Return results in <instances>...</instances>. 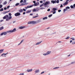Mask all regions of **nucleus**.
Instances as JSON below:
<instances>
[{
    "mask_svg": "<svg viewBox=\"0 0 75 75\" xmlns=\"http://www.w3.org/2000/svg\"><path fill=\"white\" fill-rule=\"evenodd\" d=\"M24 28V26H21L19 28L20 29H23Z\"/></svg>",
    "mask_w": 75,
    "mask_h": 75,
    "instance_id": "23",
    "label": "nucleus"
},
{
    "mask_svg": "<svg viewBox=\"0 0 75 75\" xmlns=\"http://www.w3.org/2000/svg\"><path fill=\"white\" fill-rule=\"evenodd\" d=\"M42 42V41L37 42L36 44V45H39V44H40Z\"/></svg>",
    "mask_w": 75,
    "mask_h": 75,
    "instance_id": "12",
    "label": "nucleus"
},
{
    "mask_svg": "<svg viewBox=\"0 0 75 75\" xmlns=\"http://www.w3.org/2000/svg\"><path fill=\"white\" fill-rule=\"evenodd\" d=\"M5 16H6V18H7L6 19V21H9L10 20H11V19L12 18V17H11V16H9V17H8V15H6Z\"/></svg>",
    "mask_w": 75,
    "mask_h": 75,
    "instance_id": "2",
    "label": "nucleus"
},
{
    "mask_svg": "<svg viewBox=\"0 0 75 75\" xmlns=\"http://www.w3.org/2000/svg\"><path fill=\"white\" fill-rule=\"evenodd\" d=\"M4 9H3V8H1L0 10V11H3L4 10Z\"/></svg>",
    "mask_w": 75,
    "mask_h": 75,
    "instance_id": "34",
    "label": "nucleus"
},
{
    "mask_svg": "<svg viewBox=\"0 0 75 75\" xmlns=\"http://www.w3.org/2000/svg\"><path fill=\"white\" fill-rule=\"evenodd\" d=\"M72 40H70V43H71V42H72Z\"/></svg>",
    "mask_w": 75,
    "mask_h": 75,
    "instance_id": "61",
    "label": "nucleus"
},
{
    "mask_svg": "<svg viewBox=\"0 0 75 75\" xmlns=\"http://www.w3.org/2000/svg\"><path fill=\"white\" fill-rule=\"evenodd\" d=\"M8 53L7 52L6 54L3 53L2 54H1V56H3L4 55H7V54Z\"/></svg>",
    "mask_w": 75,
    "mask_h": 75,
    "instance_id": "21",
    "label": "nucleus"
},
{
    "mask_svg": "<svg viewBox=\"0 0 75 75\" xmlns=\"http://www.w3.org/2000/svg\"><path fill=\"white\" fill-rule=\"evenodd\" d=\"M4 50H0V54H1V53H2L3 52Z\"/></svg>",
    "mask_w": 75,
    "mask_h": 75,
    "instance_id": "19",
    "label": "nucleus"
},
{
    "mask_svg": "<svg viewBox=\"0 0 75 75\" xmlns=\"http://www.w3.org/2000/svg\"><path fill=\"white\" fill-rule=\"evenodd\" d=\"M50 4V2L49 1H47L44 4V5L45 6H47V4Z\"/></svg>",
    "mask_w": 75,
    "mask_h": 75,
    "instance_id": "6",
    "label": "nucleus"
},
{
    "mask_svg": "<svg viewBox=\"0 0 75 75\" xmlns=\"http://www.w3.org/2000/svg\"><path fill=\"white\" fill-rule=\"evenodd\" d=\"M23 42V40H22L21 42H20V43L18 44V45H20L21 44V43H22V42Z\"/></svg>",
    "mask_w": 75,
    "mask_h": 75,
    "instance_id": "30",
    "label": "nucleus"
},
{
    "mask_svg": "<svg viewBox=\"0 0 75 75\" xmlns=\"http://www.w3.org/2000/svg\"><path fill=\"white\" fill-rule=\"evenodd\" d=\"M3 35L4 34H3V33H2L0 35Z\"/></svg>",
    "mask_w": 75,
    "mask_h": 75,
    "instance_id": "51",
    "label": "nucleus"
},
{
    "mask_svg": "<svg viewBox=\"0 0 75 75\" xmlns=\"http://www.w3.org/2000/svg\"><path fill=\"white\" fill-rule=\"evenodd\" d=\"M75 44V41H74L73 42V43H72V44Z\"/></svg>",
    "mask_w": 75,
    "mask_h": 75,
    "instance_id": "48",
    "label": "nucleus"
},
{
    "mask_svg": "<svg viewBox=\"0 0 75 75\" xmlns=\"http://www.w3.org/2000/svg\"><path fill=\"white\" fill-rule=\"evenodd\" d=\"M58 11L59 12H61V10H58Z\"/></svg>",
    "mask_w": 75,
    "mask_h": 75,
    "instance_id": "50",
    "label": "nucleus"
},
{
    "mask_svg": "<svg viewBox=\"0 0 75 75\" xmlns=\"http://www.w3.org/2000/svg\"><path fill=\"white\" fill-rule=\"evenodd\" d=\"M33 5H31V6H28L27 7H25V8L26 10H27V8H31V7H33Z\"/></svg>",
    "mask_w": 75,
    "mask_h": 75,
    "instance_id": "9",
    "label": "nucleus"
},
{
    "mask_svg": "<svg viewBox=\"0 0 75 75\" xmlns=\"http://www.w3.org/2000/svg\"><path fill=\"white\" fill-rule=\"evenodd\" d=\"M71 39H72L71 40V41H75V39L74 38H71Z\"/></svg>",
    "mask_w": 75,
    "mask_h": 75,
    "instance_id": "29",
    "label": "nucleus"
},
{
    "mask_svg": "<svg viewBox=\"0 0 75 75\" xmlns=\"http://www.w3.org/2000/svg\"><path fill=\"white\" fill-rule=\"evenodd\" d=\"M56 13V11H54L53 12V14H55Z\"/></svg>",
    "mask_w": 75,
    "mask_h": 75,
    "instance_id": "42",
    "label": "nucleus"
},
{
    "mask_svg": "<svg viewBox=\"0 0 75 75\" xmlns=\"http://www.w3.org/2000/svg\"><path fill=\"white\" fill-rule=\"evenodd\" d=\"M31 13V11L28 10L26 12V13Z\"/></svg>",
    "mask_w": 75,
    "mask_h": 75,
    "instance_id": "20",
    "label": "nucleus"
},
{
    "mask_svg": "<svg viewBox=\"0 0 75 75\" xmlns=\"http://www.w3.org/2000/svg\"><path fill=\"white\" fill-rule=\"evenodd\" d=\"M51 53V51H47V53L46 54L47 55H49V54H50Z\"/></svg>",
    "mask_w": 75,
    "mask_h": 75,
    "instance_id": "15",
    "label": "nucleus"
},
{
    "mask_svg": "<svg viewBox=\"0 0 75 75\" xmlns=\"http://www.w3.org/2000/svg\"><path fill=\"white\" fill-rule=\"evenodd\" d=\"M3 7V5L1 4L0 5V8H1Z\"/></svg>",
    "mask_w": 75,
    "mask_h": 75,
    "instance_id": "37",
    "label": "nucleus"
},
{
    "mask_svg": "<svg viewBox=\"0 0 75 75\" xmlns=\"http://www.w3.org/2000/svg\"><path fill=\"white\" fill-rule=\"evenodd\" d=\"M38 5H39V2H38L36 3H35L34 4L32 5V7L34 6H38Z\"/></svg>",
    "mask_w": 75,
    "mask_h": 75,
    "instance_id": "8",
    "label": "nucleus"
},
{
    "mask_svg": "<svg viewBox=\"0 0 75 75\" xmlns=\"http://www.w3.org/2000/svg\"><path fill=\"white\" fill-rule=\"evenodd\" d=\"M20 13L19 12H17L15 14V16H16V17H17V16H20L21 15Z\"/></svg>",
    "mask_w": 75,
    "mask_h": 75,
    "instance_id": "5",
    "label": "nucleus"
},
{
    "mask_svg": "<svg viewBox=\"0 0 75 75\" xmlns=\"http://www.w3.org/2000/svg\"><path fill=\"white\" fill-rule=\"evenodd\" d=\"M19 12H20V13H23V10L22 9H21L19 10Z\"/></svg>",
    "mask_w": 75,
    "mask_h": 75,
    "instance_id": "13",
    "label": "nucleus"
},
{
    "mask_svg": "<svg viewBox=\"0 0 75 75\" xmlns=\"http://www.w3.org/2000/svg\"><path fill=\"white\" fill-rule=\"evenodd\" d=\"M51 3H52L53 4H54V3H57V0H52L51 1Z\"/></svg>",
    "mask_w": 75,
    "mask_h": 75,
    "instance_id": "10",
    "label": "nucleus"
},
{
    "mask_svg": "<svg viewBox=\"0 0 75 75\" xmlns=\"http://www.w3.org/2000/svg\"><path fill=\"white\" fill-rule=\"evenodd\" d=\"M59 68V67H56L55 68H54L53 69H58V68Z\"/></svg>",
    "mask_w": 75,
    "mask_h": 75,
    "instance_id": "31",
    "label": "nucleus"
},
{
    "mask_svg": "<svg viewBox=\"0 0 75 75\" xmlns=\"http://www.w3.org/2000/svg\"><path fill=\"white\" fill-rule=\"evenodd\" d=\"M38 16H33V18H36V17H38Z\"/></svg>",
    "mask_w": 75,
    "mask_h": 75,
    "instance_id": "36",
    "label": "nucleus"
},
{
    "mask_svg": "<svg viewBox=\"0 0 75 75\" xmlns=\"http://www.w3.org/2000/svg\"><path fill=\"white\" fill-rule=\"evenodd\" d=\"M47 11H50V9H47Z\"/></svg>",
    "mask_w": 75,
    "mask_h": 75,
    "instance_id": "54",
    "label": "nucleus"
},
{
    "mask_svg": "<svg viewBox=\"0 0 75 75\" xmlns=\"http://www.w3.org/2000/svg\"><path fill=\"white\" fill-rule=\"evenodd\" d=\"M43 6V5L42 4L41 5H40V7H42V6Z\"/></svg>",
    "mask_w": 75,
    "mask_h": 75,
    "instance_id": "58",
    "label": "nucleus"
},
{
    "mask_svg": "<svg viewBox=\"0 0 75 75\" xmlns=\"http://www.w3.org/2000/svg\"><path fill=\"white\" fill-rule=\"evenodd\" d=\"M43 55H47V53H44L43 54Z\"/></svg>",
    "mask_w": 75,
    "mask_h": 75,
    "instance_id": "41",
    "label": "nucleus"
},
{
    "mask_svg": "<svg viewBox=\"0 0 75 75\" xmlns=\"http://www.w3.org/2000/svg\"><path fill=\"white\" fill-rule=\"evenodd\" d=\"M19 4V3H17L16 5L15 6H18V5Z\"/></svg>",
    "mask_w": 75,
    "mask_h": 75,
    "instance_id": "32",
    "label": "nucleus"
},
{
    "mask_svg": "<svg viewBox=\"0 0 75 75\" xmlns=\"http://www.w3.org/2000/svg\"><path fill=\"white\" fill-rule=\"evenodd\" d=\"M52 14L49 15L48 16V17H52Z\"/></svg>",
    "mask_w": 75,
    "mask_h": 75,
    "instance_id": "33",
    "label": "nucleus"
},
{
    "mask_svg": "<svg viewBox=\"0 0 75 75\" xmlns=\"http://www.w3.org/2000/svg\"><path fill=\"white\" fill-rule=\"evenodd\" d=\"M33 3H34V4H35V3H36L35 1H33Z\"/></svg>",
    "mask_w": 75,
    "mask_h": 75,
    "instance_id": "56",
    "label": "nucleus"
},
{
    "mask_svg": "<svg viewBox=\"0 0 75 75\" xmlns=\"http://www.w3.org/2000/svg\"><path fill=\"white\" fill-rule=\"evenodd\" d=\"M33 70L32 69H30V70H27V72H31Z\"/></svg>",
    "mask_w": 75,
    "mask_h": 75,
    "instance_id": "17",
    "label": "nucleus"
},
{
    "mask_svg": "<svg viewBox=\"0 0 75 75\" xmlns=\"http://www.w3.org/2000/svg\"><path fill=\"white\" fill-rule=\"evenodd\" d=\"M48 18L47 17H45L43 18V20H47Z\"/></svg>",
    "mask_w": 75,
    "mask_h": 75,
    "instance_id": "14",
    "label": "nucleus"
},
{
    "mask_svg": "<svg viewBox=\"0 0 75 75\" xmlns=\"http://www.w3.org/2000/svg\"><path fill=\"white\" fill-rule=\"evenodd\" d=\"M23 1L24 2L22 3L21 5H19L20 6H25L27 4V3H26V0H24Z\"/></svg>",
    "mask_w": 75,
    "mask_h": 75,
    "instance_id": "3",
    "label": "nucleus"
},
{
    "mask_svg": "<svg viewBox=\"0 0 75 75\" xmlns=\"http://www.w3.org/2000/svg\"><path fill=\"white\" fill-rule=\"evenodd\" d=\"M4 28H3V27H2L0 28V31L1 30H3Z\"/></svg>",
    "mask_w": 75,
    "mask_h": 75,
    "instance_id": "26",
    "label": "nucleus"
},
{
    "mask_svg": "<svg viewBox=\"0 0 75 75\" xmlns=\"http://www.w3.org/2000/svg\"><path fill=\"white\" fill-rule=\"evenodd\" d=\"M33 13L30 14V16H33Z\"/></svg>",
    "mask_w": 75,
    "mask_h": 75,
    "instance_id": "60",
    "label": "nucleus"
},
{
    "mask_svg": "<svg viewBox=\"0 0 75 75\" xmlns=\"http://www.w3.org/2000/svg\"><path fill=\"white\" fill-rule=\"evenodd\" d=\"M73 6L75 7V4L73 5Z\"/></svg>",
    "mask_w": 75,
    "mask_h": 75,
    "instance_id": "64",
    "label": "nucleus"
},
{
    "mask_svg": "<svg viewBox=\"0 0 75 75\" xmlns=\"http://www.w3.org/2000/svg\"><path fill=\"white\" fill-rule=\"evenodd\" d=\"M40 3H43V2H42V1H40Z\"/></svg>",
    "mask_w": 75,
    "mask_h": 75,
    "instance_id": "52",
    "label": "nucleus"
},
{
    "mask_svg": "<svg viewBox=\"0 0 75 75\" xmlns=\"http://www.w3.org/2000/svg\"><path fill=\"white\" fill-rule=\"evenodd\" d=\"M16 23V21H13V23Z\"/></svg>",
    "mask_w": 75,
    "mask_h": 75,
    "instance_id": "63",
    "label": "nucleus"
},
{
    "mask_svg": "<svg viewBox=\"0 0 75 75\" xmlns=\"http://www.w3.org/2000/svg\"><path fill=\"white\" fill-rule=\"evenodd\" d=\"M67 4H68V2H67L63 4L64 6H65V5H67Z\"/></svg>",
    "mask_w": 75,
    "mask_h": 75,
    "instance_id": "16",
    "label": "nucleus"
},
{
    "mask_svg": "<svg viewBox=\"0 0 75 75\" xmlns=\"http://www.w3.org/2000/svg\"><path fill=\"white\" fill-rule=\"evenodd\" d=\"M4 9L5 10H7V8L6 7L4 8Z\"/></svg>",
    "mask_w": 75,
    "mask_h": 75,
    "instance_id": "47",
    "label": "nucleus"
},
{
    "mask_svg": "<svg viewBox=\"0 0 75 75\" xmlns=\"http://www.w3.org/2000/svg\"><path fill=\"white\" fill-rule=\"evenodd\" d=\"M22 2H23V0H21L20 1V3H21Z\"/></svg>",
    "mask_w": 75,
    "mask_h": 75,
    "instance_id": "53",
    "label": "nucleus"
},
{
    "mask_svg": "<svg viewBox=\"0 0 75 75\" xmlns=\"http://www.w3.org/2000/svg\"><path fill=\"white\" fill-rule=\"evenodd\" d=\"M8 14L9 16H11V13H9Z\"/></svg>",
    "mask_w": 75,
    "mask_h": 75,
    "instance_id": "43",
    "label": "nucleus"
},
{
    "mask_svg": "<svg viewBox=\"0 0 75 75\" xmlns=\"http://www.w3.org/2000/svg\"><path fill=\"white\" fill-rule=\"evenodd\" d=\"M7 2L6 1H5V2L3 4L4 5H5V4H6Z\"/></svg>",
    "mask_w": 75,
    "mask_h": 75,
    "instance_id": "24",
    "label": "nucleus"
},
{
    "mask_svg": "<svg viewBox=\"0 0 75 75\" xmlns=\"http://www.w3.org/2000/svg\"><path fill=\"white\" fill-rule=\"evenodd\" d=\"M40 10H42V9H45V8H44V7H41L40 8Z\"/></svg>",
    "mask_w": 75,
    "mask_h": 75,
    "instance_id": "27",
    "label": "nucleus"
},
{
    "mask_svg": "<svg viewBox=\"0 0 75 75\" xmlns=\"http://www.w3.org/2000/svg\"><path fill=\"white\" fill-rule=\"evenodd\" d=\"M25 14V12H24L23 13V14Z\"/></svg>",
    "mask_w": 75,
    "mask_h": 75,
    "instance_id": "62",
    "label": "nucleus"
},
{
    "mask_svg": "<svg viewBox=\"0 0 75 75\" xmlns=\"http://www.w3.org/2000/svg\"><path fill=\"white\" fill-rule=\"evenodd\" d=\"M10 12V11H6L5 12H3L2 14H6V13H8V12Z\"/></svg>",
    "mask_w": 75,
    "mask_h": 75,
    "instance_id": "11",
    "label": "nucleus"
},
{
    "mask_svg": "<svg viewBox=\"0 0 75 75\" xmlns=\"http://www.w3.org/2000/svg\"><path fill=\"white\" fill-rule=\"evenodd\" d=\"M62 7H63V5L62 4V5L60 6V8H61Z\"/></svg>",
    "mask_w": 75,
    "mask_h": 75,
    "instance_id": "49",
    "label": "nucleus"
},
{
    "mask_svg": "<svg viewBox=\"0 0 75 75\" xmlns=\"http://www.w3.org/2000/svg\"><path fill=\"white\" fill-rule=\"evenodd\" d=\"M44 7H47V6L44 5Z\"/></svg>",
    "mask_w": 75,
    "mask_h": 75,
    "instance_id": "55",
    "label": "nucleus"
},
{
    "mask_svg": "<svg viewBox=\"0 0 75 75\" xmlns=\"http://www.w3.org/2000/svg\"><path fill=\"white\" fill-rule=\"evenodd\" d=\"M57 10V9L55 8H53V9H52V10H53L54 11H56V10Z\"/></svg>",
    "mask_w": 75,
    "mask_h": 75,
    "instance_id": "22",
    "label": "nucleus"
},
{
    "mask_svg": "<svg viewBox=\"0 0 75 75\" xmlns=\"http://www.w3.org/2000/svg\"><path fill=\"white\" fill-rule=\"evenodd\" d=\"M40 70L38 69H36L35 71V74H38L39 72H40Z\"/></svg>",
    "mask_w": 75,
    "mask_h": 75,
    "instance_id": "7",
    "label": "nucleus"
},
{
    "mask_svg": "<svg viewBox=\"0 0 75 75\" xmlns=\"http://www.w3.org/2000/svg\"><path fill=\"white\" fill-rule=\"evenodd\" d=\"M56 3H59V0H57V1H56Z\"/></svg>",
    "mask_w": 75,
    "mask_h": 75,
    "instance_id": "40",
    "label": "nucleus"
},
{
    "mask_svg": "<svg viewBox=\"0 0 75 75\" xmlns=\"http://www.w3.org/2000/svg\"><path fill=\"white\" fill-rule=\"evenodd\" d=\"M36 11V9H35V8H34L33 10V12H35Z\"/></svg>",
    "mask_w": 75,
    "mask_h": 75,
    "instance_id": "25",
    "label": "nucleus"
},
{
    "mask_svg": "<svg viewBox=\"0 0 75 75\" xmlns=\"http://www.w3.org/2000/svg\"><path fill=\"white\" fill-rule=\"evenodd\" d=\"M24 73H21L20 74V75H24Z\"/></svg>",
    "mask_w": 75,
    "mask_h": 75,
    "instance_id": "57",
    "label": "nucleus"
},
{
    "mask_svg": "<svg viewBox=\"0 0 75 75\" xmlns=\"http://www.w3.org/2000/svg\"><path fill=\"white\" fill-rule=\"evenodd\" d=\"M36 21H29L28 22V24H36Z\"/></svg>",
    "mask_w": 75,
    "mask_h": 75,
    "instance_id": "4",
    "label": "nucleus"
},
{
    "mask_svg": "<svg viewBox=\"0 0 75 75\" xmlns=\"http://www.w3.org/2000/svg\"><path fill=\"white\" fill-rule=\"evenodd\" d=\"M67 10H67V9L66 8L65 9H64V13L66 11H67Z\"/></svg>",
    "mask_w": 75,
    "mask_h": 75,
    "instance_id": "18",
    "label": "nucleus"
},
{
    "mask_svg": "<svg viewBox=\"0 0 75 75\" xmlns=\"http://www.w3.org/2000/svg\"><path fill=\"white\" fill-rule=\"evenodd\" d=\"M16 31V28H14L13 30H10L7 31L6 32H3V34L4 35H7V33H13L14 32H15Z\"/></svg>",
    "mask_w": 75,
    "mask_h": 75,
    "instance_id": "1",
    "label": "nucleus"
},
{
    "mask_svg": "<svg viewBox=\"0 0 75 75\" xmlns=\"http://www.w3.org/2000/svg\"><path fill=\"white\" fill-rule=\"evenodd\" d=\"M69 36H68L67 38H65V39H66V40H67L68 39H69Z\"/></svg>",
    "mask_w": 75,
    "mask_h": 75,
    "instance_id": "39",
    "label": "nucleus"
},
{
    "mask_svg": "<svg viewBox=\"0 0 75 75\" xmlns=\"http://www.w3.org/2000/svg\"><path fill=\"white\" fill-rule=\"evenodd\" d=\"M70 7L71 8H74V6L71 5L70 6Z\"/></svg>",
    "mask_w": 75,
    "mask_h": 75,
    "instance_id": "38",
    "label": "nucleus"
},
{
    "mask_svg": "<svg viewBox=\"0 0 75 75\" xmlns=\"http://www.w3.org/2000/svg\"><path fill=\"white\" fill-rule=\"evenodd\" d=\"M6 16H5L4 17H3V19H6Z\"/></svg>",
    "mask_w": 75,
    "mask_h": 75,
    "instance_id": "45",
    "label": "nucleus"
},
{
    "mask_svg": "<svg viewBox=\"0 0 75 75\" xmlns=\"http://www.w3.org/2000/svg\"><path fill=\"white\" fill-rule=\"evenodd\" d=\"M66 9H69L70 7H69V6H67L66 7Z\"/></svg>",
    "mask_w": 75,
    "mask_h": 75,
    "instance_id": "28",
    "label": "nucleus"
},
{
    "mask_svg": "<svg viewBox=\"0 0 75 75\" xmlns=\"http://www.w3.org/2000/svg\"><path fill=\"white\" fill-rule=\"evenodd\" d=\"M44 71H43L41 73V74H44Z\"/></svg>",
    "mask_w": 75,
    "mask_h": 75,
    "instance_id": "59",
    "label": "nucleus"
},
{
    "mask_svg": "<svg viewBox=\"0 0 75 75\" xmlns=\"http://www.w3.org/2000/svg\"><path fill=\"white\" fill-rule=\"evenodd\" d=\"M10 8V6H8L7 7V8L8 9V8Z\"/></svg>",
    "mask_w": 75,
    "mask_h": 75,
    "instance_id": "46",
    "label": "nucleus"
},
{
    "mask_svg": "<svg viewBox=\"0 0 75 75\" xmlns=\"http://www.w3.org/2000/svg\"><path fill=\"white\" fill-rule=\"evenodd\" d=\"M23 11H26V10H25V9L23 8Z\"/></svg>",
    "mask_w": 75,
    "mask_h": 75,
    "instance_id": "44",
    "label": "nucleus"
},
{
    "mask_svg": "<svg viewBox=\"0 0 75 75\" xmlns=\"http://www.w3.org/2000/svg\"><path fill=\"white\" fill-rule=\"evenodd\" d=\"M75 61L71 63V64H75Z\"/></svg>",
    "mask_w": 75,
    "mask_h": 75,
    "instance_id": "35",
    "label": "nucleus"
}]
</instances>
